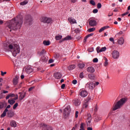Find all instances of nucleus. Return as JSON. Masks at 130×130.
Masks as SVG:
<instances>
[{"label":"nucleus","mask_w":130,"mask_h":130,"mask_svg":"<svg viewBox=\"0 0 130 130\" xmlns=\"http://www.w3.org/2000/svg\"><path fill=\"white\" fill-rule=\"evenodd\" d=\"M18 95H17V98L12 99V100H9L8 103H9V104H10V105H13V104H14V103H16V100H17V99H18Z\"/></svg>","instance_id":"nucleus-19"},{"label":"nucleus","mask_w":130,"mask_h":130,"mask_svg":"<svg viewBox=\"0 0 130 130\" xmlns=\"http://www.w3.org/2000/svg\"><path fill=\"white\" fill-rule=\"evenodd\" d=\"M34 87H30L29 89H28V91L30 92V91H32V90H33V88Z\"/></svg>","instance_id":"nucleus-61"},{"label":"nucleus","mask_w":130,"mask_h":130,"mask_svg":"<svg viewBox=\"0 0 130 130\" xmlns=\"http://www.w3.org/2000/svg\"><path fill=\"white\" fill-rule=\"evenodd\" d=\"M43 44L45 45V46H48L50 45V41H44L43 42Z\"/></svg>","instance_id":"nucleus-28"},{"label":"nucleus","mask_w":130,"mask_h":130,"mask_svg":"<svg viewBox=\"0 0 130 130\" xmlns=\"http://www.w3.org/2000/svg\"><path fill=\"white\" fill-rule=\"evenodd\" d=\"M54 62V60L52 59H50L48 61L49 63H52V62Z\"/></svg>","instance_id":"nucleus-49"},{"label":"nucleus","mask_w":130,"mask_h":130,"mask_svg":"<svg viewBox=\"0 0 130 130\" xmlns=\"http://www.w3.org/2000/svg\"><path fill=\"white\" fill-rule=\"evenodd\" d=\"M71 2L75 4V3H77V0H71Z\"/></svg>","instance_id":"nucleus-62"},{"label":"nucleus","mask_w":130,"mask_h":130,"mask_svg":"<svg viewBox=\"0 0 130 130\" xmlns=\"http://www.w3.org/2000/svg\"><path fill=\"white\" fill-rule=\"evenodd\" d=\"M95 30H96V28L95 27H92V28H89L87 30V31L88 32H93V31H95Z\"/></svg>","instance_id":"nucleus-36"},{"label":"nucleus","mask_w":130,"mask_h":130,"mask_svg":"<svg viewBox=\"0 0 130 130\" xmlns=\"http://www.w3.org/2000/svg\"><path fill=\"white\" fill-rule=\"evenodd\" d=\"M71 111V106H68L67 107H66L64 110V113H66L67 114H69Z\"/></svg>","instance_id":"nucleus-21"},{"label":"nucleus","mask_w":130,"mask_h":130,"mask_svg":"<svg viewBox=\"0 0 130 130\" xmlns=\"http://www.w3.org/2000/svg\"><path fill=\"white\" fill-rule=\"evenodd\" d=\"M86 70L88 73H90L91 74H93V73L95 72V68L92 67H88Z\"/></svg>","instance_id":"nucleus-18"},{"label":"nucleus","mask_w":130,"mask_h":130,"mask_svg":"<svg viewBox=\"0 0 130 130\" xmlns=\"http://www.w3.org/2000/svg\"><path fill=\"white\" fill-rule=\"evenodd\" d=\"M104 66L105 67H107V66H108V60L106 58H105Z\"/></svg>","instance_id":"nucleus-38"},{"label":"nucleus","mask_w":130,"mask_h":130,"mask_svg":"<svg viewBox=\"0 0 130 130\" xmlns=\"http://www.w3.org/2000/svg\"><path fill=\"white\" fill-rule=\"evenodd\" d=\"M112 57L114 59H117L119 57V52L116 50H114L112 52Z\"/></svg>","instance_id":"nucleus-8"},{"label":"nucleus","mask_w":130,"mask_h":130,"mask_svg":"<svg viewBox=\"0 0 130 130\" xmlns=\"http://www.w3.org/2000/svg\"><path fill=\"white\" fill-rule=\"evenodd\" d=\"M85 124L84 123H82L80 125V128L79 130H85Z\"/></svg>","instance_id":"nucleus-33"},{"label":"nucleus","mask_w":130,"mask_h":130,"mask_svg":"<svg viewBox=\"0 0 130 130\" xmlns=\"http://www.w3.org/2000/svg\"><path fill=\"white\" fill-rule=\"evenodd\" d=\"M9 108H11V105H10L7 106V108L5 109V110H4V111L1 115V117H2V118L5 117V116H6V115H7V112H8V111H9V110H8Z\"/></svg>","instance_id":"nucleus-10"},{"label":"nucleus","mask_w":130,"mask_h":130,"mask_svg":"<svg viewBox=\"0 0 130 130\" xmlns=\"http://www.w3.org/2000/svg\"><path fill=\"white\" fill-rule=\"evenodd\" d=\"M96 50L98 53H100V52H101L100 47L99 46V47H96Z\"/></svg>","instance_id":"nucleus-45"},{"label":"nucleus","mask_w":130,"mask_h":130,"mask_svg":"<svg viewBox=\"0 0 130 130\" xmlns=\"http://www.w3.org/2000/svg\"><path fill=\"white\" fill-rule=\"evenodd\" d=\"M87 39H88V37H87V36H86L83 40V42H86L87 41Z\"/></svg>","instance_id":"nucleus-60"},{"label":"nucleus","mask_w":130,"mask_h":130,"mask_svg":"<svg viewBox=\"0 0 130 130\" xmlns=\"http://www.w3.org/2000/svg\"><path fill=\"white\" fill-rule=\"evenodd\" d=\"M127 101V99L126 98H123L121 99L119 101H118L116 104H114L113 110H117V109H119L121 108L123 105Z\"/></svg>","instance_id":"nucleus-3"},{"label":"nucleus","mask_w":130,"mask_h":130,"mask_svg":"<svg viewBox=\"0 0 130 130\" xmlns=\"http://www.w3.org/2000/svg\"><path fill=\"white\" fill-rule=\"evenodd\" d=\"M98 9H101L102 8V5H101V3H98L97 5Z\"/></svg>","instance_id":"nucleus-44"},{"label":"nucleus","mask_w":130,"mask_h":130,"mask_svg":"<svg viewBox=\"0 0 130 130\" xmlns=\"http://www.w3.org/2000/svg\"><path fill=\"white\" fill-rule=\"evenodd\" d=\"M110 41H111V42H114V39H113V38H110L109 39Z\"/></svg>","instance_id":"nucleus-57"},{"label":"nucleus","mask_w":130,"mask_h":130,"mask_svg":"<svg viewBox=\"0 0 130 130\" xmlns=\"http://www.w3.org/2000/svg\"><path fill=\"white\" fill-rule=\"evenodd\" d=\"M77 83H78V82L76 80H74L72 81V83L73 84V85H76V84H77Z\"/></svg>","instance_id":"nucleus-54"},{"label":"nucleus","mask_w":130,"mask_h":130,"mask_svg":"<svg viewBox=\"0 0 130 130\" xmlns=\"http://www.w3.org/2000/svg\"><path fill=\"white\" fill-rule=\"evenodd\" d=\"M13 85H18V83H19V77L16 76L15 78L13 79Z\"/></svg>","instance_id":"nucleus-22"},{"label":"nucleus","mask_w":130,"mask_h":130,"mask_svg":"<svg viewBox=\"0 0 130 130\" xmlns=\"http://www.w3.org/2000/svg\"><path fill=\"white\" fill-rule=\"evenodd\" d=\"M28 4V1L25 0L22 2L20 3V6H25V5H27Z\"/></svg>","instance_id":"nucleus-32"},{"label":"nucleus","mask_w":130,"mask_h":130,"mask_svg":"<svg viewBox=\"0 0 130 130\" xmlns=\"http://www.w3.org/2000/svg\"><path fill=\"white\" fill-rule=\"evenodd\" d=\"M88 52H93L94 51V48H89L87 49Z\"/></svg>","instance_id":"nucleus-39"},{"label":"nucleus","mask_w":130,"mask_h":130,"mask_svg":"<svg viewBox=\"0 0 130 130\" xmlns=\"http://www.w3.org/2000/svg\"><path fill=\"white\" fill-rule=\"evenodd\" d=\"M78 114H79V112L78 111H76L75 113V117L76 118H78Z\"/></svg>","instance_id":"nucleus-56"},{"label":"nucleus","mask_w":130,"mask_h":130,"mask_svg":"<svg viewBox=\"0 0 130 130\" xmlns=\"http://www.w3.org/2000/svg\"><path fill=\"white\" fill-rule=\"evenodd\" d=\"M91 100H93L92 98V96L89 95L85 100L83 101V108H88L89 106V102L91 101Z\"/></svg>","instance_id":"nucleus-4"},{"label":"nucleus","mask_w":130,"mask_h":130,"mask_svg":"<svg viewBox=\"0 0 130 130\" xmlns=\"http://www.w3.org/2000/svg\"><path fill=\"white\" fill-rule=\"evenodd\" d=\"M10 125L12 127H17V122L14 120H11L10 122Z\"/></svg>","instance_id":"nucleus-23"},{"label":"nucleus","mask_w":130,"mask_h":130,"mask_svg":"<svg viewBox=\"0 0 130 130\" xmlns=\"http://www.w3.org/2000/svg\"><path fill=\"white\" fill-rule=\"evenodd\" d=\"M73 103L75 106H79V105H81V101L78 99H75L73 101Z\"/></svg>","instance_id":"nucleus-12"},{"label":"nucleus","mask_w":130,"mask_h":130,"mask_svg":"<svg viewBox=\"0 0 130 130\" xmlns=\"http://www.w3.org/2000/svg\"><path fill=\"white\" fill-rule=\"evenodd\" d=\"M101 119H102V117L99 115H96L94 117V121H95L96 122H98V121H100Z\"/></svg>","instance_id":"nucleus-25"},{"label":"nucleus","mask_w":130,"mask_h":130,"mask_svg":"<svg viewBox=\"0 0 130 130\" xmlns=\"http://www.w3.org/2000/svg\"><path fill=\"white\" fill-rule=\"evenodd\" d=\"M68 20L70 24H77V20H76L74 18L69 17Z\"/></svg>","instance_id":"nucleus-17"},{"label":"nucleus","mask_w":130,"mask_h":130,"mask_svg":"<svg viewBox=\"0 0 130 130\" xmlns=\"http://www.w3.org/2000/svg\"><path fill=\"white\" fill-rule=\"evenodd\" d=\"M79 78H80L81 79H83L84 78V73L83 72L80 73L79 75Z\"/></svg>","instance_id":"nucleus-41"},{"label":"nucleus","mask_w":130,"mask_h":130,"mask_svg":"<svg viewBox=\"0 0 130 130\" xmlns=\"http://www.w3.org/2000/svg\"><path fill=\"white\" fill-rule=\"evenodd\" d=\"M78 67L79 69H84L85 68V63H80L78 64Z\"/></svg>","instance_id":"nucleus-30"},{"label":"nucleus","mask_w":130,"mask_h":130,"mask_svg":"<svg viewBox=\"0 0 130 130\" xmlns=\"http://www.w3.org/2000/svg\"><path fill=\"white\" fill-rule=\"evenodd\" d=\"M108 28H109V26H104L100 29V30H99V32H100V33H101V32H103V31H104L105 29H108Z\"/></svg>","instance_id":"nucleus-27"},{"label":"nucleus","mask_w":130,"mask_h":130,"mask_svg":"<svg viewBox=\"0 0 130 130\" xmlns=\"http://www.w3.org/2000/svg\"><path fill=\"white\" fill-rule=\"evenodd\" d=\"M106 47H103L100 49V51L101 52H103V51H106Z\"/></svg>","instance_id":"nucleus-37"},{"label":"nucleus","mask_w":130,"mask_h":130,"mask_svg":"<svg viewBox=\"0 0 130 130\" xmlns=\"http://www.w3.org/2000/svg\"><path fill=\"white\" fill-rule=\"evenodd\" d=\"M121 34H122V31H120L115 35V37H116V36H119V35H121Z\"/></svg>","instance_id":"nucleus-51"},{"label":"nucleus","mask_w":130,"mask_h":130,"mask_svg":"<svg viewBox=\"0 0 130 130\" xmlns=\"http://www.w3.org/2000/svg\"><path fill=\"white\" fill-rule=\"evenodd\" d=\"M8 117H10V118L12 117H14L15 116V112L12 110H9L7 113Z\"/></svg>","instance_id":"nucleus-15"},{"label":"nucleus","mask_w":130,"mask_h":130,"mask_svg":"<svg viewBox=\"0 0 130 130\" xmlns=\"http://www.w3.org/2000/svg\"><path fill=\"white\" fill-rule=\"evenodd\" d=\"M53 77H55V79H60L62 77V74L60 72H55L53 74Z\"/></svg>","instance_id":"nucleus-9"},{"label":"nucleus","mask_w":130,"mask_h":130,"mask_svg":"<svg viewBox=\"0 0 130 130\" xmlns=\"http://www.w3.org/2000/svg\"><path fill=\"white\" fill-rule=\"evenodd\" d=\"M65 87H66V84H63L61 85V89H64Z\"/></svg>","instance_id":"nucleus-58"},{"label":"nucleus","mask_w":130,"mask_h":130,"mask_svg":"<svg viewBox=\"0 0 130 130\" xmlns=\"http://www.w3.org/2000/svg\"><path fill=\"white\" fill-rule=\"evenodd\" d=\"M74 69H76V65L75 64H71L68 67V70H69V71H73Z\"/></svg>","instance_id":"nucleus-26"},{"label":"nucleus","mask_w":130,"mask_h":130,"mask_svg":"<svg viewBox=\"0 0 130 130\" xmlns=\"http://www.w3.org/2000/svg\"><path fill=\"white\" fill-rule=\"evenodd\" d=\"M23 71L26 72L27 74H31V73H33V69L31 66H27L23 68Z\"/></svg>","instance_id":"nucleus-6"},{"label":"nucleus","mask_w":130,"mask_h":130,"mask_svg":"<svg viewBox=\"0 0 130 130\" xmlns=\"http://www.w3.org/2000/svg\"><path fill=\"white\" fill-rule=\"evenodd\" d=\"M4 106H5V103L0 102V108L1 109L4 108Z\"/></svg>","instance_id":"nucleus-40"},{"label":"nucleus","mask_w":130,"mask_h":130,"mask_svg":"<svg viewBox=\"0 0 130 130\" xmlns=\"http://www.w3.org/2000/svg\"><path fill=\"white\" fill-rule=\"evenodd\" d=\"M23 24V17L19 16L13 19L12 20L8 22V27L10 28V31L12 32V30H16L20 29Z\"/></svg>","instance_id":"nucleus-1"},{"label":"nucleus","mask_w":130,"mask_h":130,"mask_svg":"<svg viewBox=\"0 0 130 130\" xmlns=\"http://www.w3.org/2000/svg\"><path fill=\"white\" fill-rule=\"evenodd\" d=\"M27 22L28 23L29 25H31L32 24V22H33V19L30 17L29 19L27 20Z\"/></svg>","instance_id":"nucleus-34"},{"label":"nucleus","mask_w":130,"mask_h":130,"mask_svg":"<svg viewBox=\"0 0 130 130\" xmlns=\"http://www.w3.org/2000/svg\"><path fill=\"white\" fill-rule=\"evenodd\" d=\"M41 21L43 23L50 24V23H52V19L47 17H44L41 19Z\"/></svg>","instance_id":"nucleus-5"},{"label":"nucleus","mask_w":130,"mask_h":130,"mask_svg":"<svg viewBox=\"0 0 130 130\" xmlns=\"http://www.w3.org/2000/svg\"><path fill=\"white\" fill-rule=\"evenodd\" d=\"M18 105H19L18 103H16L13 106V109H16L18 107Z\"/></svg>","instance_id":"nucleus-42"},{"label":"nucleus","mask_w":130,"mask_h":130,"mask_svg":"<svg viewBox=\"0 0 130 130\" xmlns=\"http://www.w3.org/2000/svg\"><path fill=\"white\" fill-rule=\"evenodd\" d=\"M80 29H76L75 30V33H77V34H78V33H80Z\"/></svg>","instance_id":"nucleus-55"},{"label":"nucleus","mask_w":130,"mask_h":130,"mask_svg":"<svg viewBox=\"0 0 130 130\" xmlns=\"http://www.w3.org/2000/svg\"><path fill=\"white\" fill-rule=\"evenodd\" d=\"M62 38V36L60 35H57L55 36V39L56 40H60Z\"/></svg>","instance_id":"nucleus-31"},{"label":"nucleus","mask_w":130,"mask_h":130,"mask_svg":"<svg viewBox=\"0 0 130 130\" xmlns=\"http://www.w3.org/2000/svg\"><path fill=\"white\" fill-rule=\"evenodd\" d=\"M89 4H90V5H92V6H96V3H95V1H94V0H90L89 1Z\"/></svg>","instance_id":"nucleus-35"},{"label":"nucleus","mask_w":130,"mask_h":130,"mask_svg":"<svg viewBox=\"0 0 130 130\" xmlns=\"http://www.w3.org/2000/svg\"><path fill=\"white\" fill-rule=\"evenodd\" d=\"M75 38H76V39H77V40H80V39H81V36H80L77 35V36H75Z\"/></svg>","instance_id":"nucleus-47"},{"label":"nucleus","mask_w":130,"mask_h":130,"mask_svg":"<svg viewBox=\"0 0 130 130\" xmlns=\"http://www.w3.org/2000/svg\"><path fill=\"white\" fill-rule=\"evenodd\" d=\"M100 83L99 82H96L95 83L93 82V85L94 86V88H95V86H98L99 85Z\"/></svg>","instance_id":"nucleus-43"},{"label":"nucleus","mask_w":130,"mask_h":130,"mask_svg":"<svg viewBox=\"0 0 130 130\" xmlns=\"http://www.w3.org/2000/svg\"><path fill=\"white\" fill-rule=\"evenodd\" d=\"M19 94H20L19 100H23V99H24L26 96V92H19Z\"/></svg>","instance_id":"nucleus-20"},{"label":"nucleus","mask_w":130,"mask_h":130,"mask_svg":"<svg viewBox=\"0 0 130 130\" xmlns=\"http://www.w3.org/2000/svg\"><path fill=\"white\" fill-rule=\"evenodd\" d=\"M88 77L89 79H90V80H94V79H95V76H94V75L91 74H88Z\"/></svg>","instance_id":"nucleus-29"},{"label":"nucleus","mask_w":130,"mask_h":130,"mask_svg":"<svg viewBox=\"0 0 130 130\" xmlns=\"http://www.w3.org/2000/svg\"><path fill=\"white\" fill-rule=\"evenodd\" d=\"M89 25L91 26V27H94L97 25V22L94 18H90L89 21Z\"/></svg>","instance_id":"nucleus-7"},{"label":"nucleus","mask_w":130,"mask_h":130,"mask_svg":"<svg viewBox=\"0 0 130 130\" xmlns=\"http://www.w3.org/2000/svg\"><path fill=\"white\" fill-rule=\"evenodd\" d=\"M87 122L88 123H91V118H88L86 120Z\"/></svg>","instance_id":"nucleus-48"},{"label":"nucleus","mask_w":130,"mask_h":130,"mask_svg":"<svg viewBox=\"0 0 130 130\" xmlns=\"http://www.w3.org/2000/svg\"><path fill=\"white\" fill-rule=\"evenodd\" d=\"M117 43L119 45H123L124 44V39L123 37L120 38L117 41Z\"/></svg>","instance_id":"nucleus-16"},{"label":"nucleus","mask_w":130,"mask_h":130,"mask_svg":"<svg viewBox=\"0 0 130 130\" xmlns=\"http://www.w3.org/2000/svg\"><path fill=\"white\" fill-rule=\"evenodd\" d=\"M10 94H8L7 96H6V99L7 100H8V99H9V98H10Z\"/></svg>","instance_id":"nucleus-63"},{"label":"nucleus","mask_w":130,"mask_h":130,"mask_svg":"<svg viewBox=\"0 0 130 130\" xmlns=\"http://www.w3.org/2000/svg\"><path fill=\"white\" fill-rule=\"evenodd\" d=\"M93 62H98V58H94L93 59Z\"/></svg>","instance_id":"nucleus-50"},{"label":"nucleus","mask_w":130,"mask_h":130,"mask_svg":"<svg viewBox=\"0 0 130 130\" xmlns=\"http://www.w3.org/2000/svg\"><path fill=\"white\" fill-rule=\"evenodd\" d=\"M85 88H88V89H94V85L93 84V82H88L85 85Z\"/></svg>","instance_id":"nucleus-13"},{"label":"nucleus","mask_w":130,"mask_h":130,"mask_svg":"<svg viewBox=\"0 0 130 130\" xmlns=\"http://www.w3.org/2000/svg\"><path fill=\"white\" fill-rule=\"evenodd\" d=\"M80 95L81 97L85 98V97H87L88 95V92L85 90H82L80 92Z\"/></svg>","instance_id":"nucleus-11"},{"label":"nucleus","mask_w":130,"mask_h":130,"mask_svg":"<svg viewBox=\"0 0 130 130\" xmlns=\"http://www.w3.org/2000/svg\"><path fill=\"white\" fill-rule=\"evenodd\" d=\"M15 67L16 68H20L22 66V62L19 60H16L15 62H14Z\"/></svg>","instance_id":"nucleus-14"},{"label":"nucleus","mask_w":130,"mask_h":130,"mask_svg":"<svg viewBox=\"0 0 130 130\" xmlns=\"http://www.w3.org/2000/svg\"><path fill=\"white\" fill-rule=\"evenodd\" d=\"M93 35H94V34L91 33L87 35L86 37H87V38H89V37H91V36H93Z\"/></svg>","instance_id":"nucleus-53"},{"label":"nucleus","mask_w":130,"mask_h":130,"mask_svg":"<svg viewBox=\"0 0 130 130\" xmlns=\"http://www.w3.org/2000/svg\"><path fill=\"white\" fill-rule=\"evenodd\" d=\"M1 76H4V75H7V72H3V71H1Z\"/></svg>","instance_id":"nucleus-52"},{"label":"nucleus","mask_w":130,"mask_h":130,"mask_svg":"<svg viewBox=\"0 0 130 130\" xmlns=\"http://www.w3.org/2000/svg\"><path fill=\"white\" fill-rule=\"evenodd\" d=\"M87 130H93V128L92 127H88L87 128Z\"/></svg>","instance_id":"nucleus-64"},{"label":"nucleus","mask_w":130,"mask_h":130,"mask_svg":"<svg viewBox=\"0 0 130 130\" xmlns=\"http://www.w3.org/2000/svg\"><path fill=\"white\" fill-rule=\"evenodd\" d=\"M9 96L10 97H15V94H14V93H10L9 94Z\"/></svg>","instance_id":"nucleus-59"},{"label":"nucleus","mask_w":130,"mask_h":130,"mask_svg":"<svg viewBox=\"0 0 130 130\" xmlns=\"http://www.w3.org/2000/svg\"><path fill=\"white\" fill-rule=\"evenodd\" d=\"M7 48L8 50L12 52V55L14 57L17 56V55L20 53V51H21L20 46L16 44H10L7 46Z\"/></svg>","instance_id":"nucleus-2"},{"label":"nucleus","mask_w":130,"mask_h":130,"mask_svg":"<svg viewBox=\"0 0 130 130\" xmlns=\"http://www.w3.org/2000/svg\"><path fill=\"white\" fill-rule=\"evenodd\" d=\"M92 13H93V14H97V13H98V9H94L92 11Z\"/></svg>","instance_id":"nucleus-46"},{"label":"nucleus","mask_w":130,"mask_h":130,"mask_svg":"<svg viewBox=\"0 0 130 130\" xmlns=\"http://www.w3.org/2000/svg\"><path fill=\"white\" fill-rule=\"evenodd\" d=\"M68 40H72V37L71 36H68L64 39H62L61 42H62V41H68Z\"/></svg>","instance_id":"nucleus-24"}]
</instances>
